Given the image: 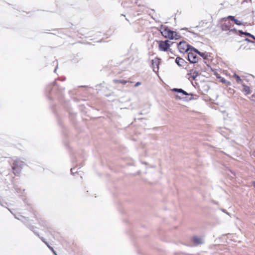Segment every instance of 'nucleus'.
I'll list each match as a JSON object with an SVG mask.
<instances>
[{"label": "nucleus", "instance_id": "f257e3e1", "mask_svg": "<svg viewBox=\"0 0 255 255\" xmlns=\"http://www.w3.org/2000/svg\"><path fill=\"white\" fill-rule=\"evenodd\" d=\"M160 30L162 35L165 38L172 40H178L180 38L179 34L175 31L171 30L165 26H161Z\"/></svg>", "mask_w": 255, "mask_h": 255}, {"label": "nucleus", "instance_id": "f03ea898", "mask_svg": "<svg viewBox=\"0 0 255 255\" xmlns=\"http://www.w3.org/2000/svg\"><path fill=\"white\" fill-rule=\"evenodd\" d=\"M172 91L175 92L174 97L176 100L187 101L192 99V98L188 99L186 96L191 94L187 93L182 89L173 88L172 89Z\"/></svg>", "mask_w": 255, "mask_h": 255}, {"label": "nucleus", "instance_id": "7ed1b4c3", "mask_svg": "<svg viewBox=\"0 0 255 255\" xmlns=\"http://www.w3.org/2000/svg\"><path fill=\"white\" fill-rule=\"evenodd\" d=\"M148 166L149 165L147 163L141 161L135 164L133 169L136 174H139L144 172Z\"/></svg>", "mask_w": 255, "mask_h": 255}, {"label": "nucleus", "instance_id": "20e7f679", "mask_svg": "<svg viewBox=\"0 0 255 255\" xmlns=\"http://www.w3.org/2000/svg\"><path fill=\"white\" fill-rule=\"evenodd\" d=\"M23 162L19 159L14 160L13 165L12 166V169L14 171V173L15 175L19 173V171L20 169L22 168V166L23 165Z\"/></svg>", "mask_w": 255, "mask_h": 255}, {"label": "nucleus", "instance_id": "39448f33", "mask_svg": "<svg viewBox=\"0 0 255 255\" xmlns=\"http://www.w3.org/2000/svg\"><path fill=\"white\" fill-rule=\"evenodd\" d=\"M158 47L160 51H167L170 46L169 44V41L168 40L165 41H158Z\"/></svg>", "mask_w": 255, "mask_h": 255}, {"label": "nucleus", "instance_id": "423d86ee", "mask_svg": "<svg viewBox=\"0 0 255 255\" xmlns=\"http://www.w3.org/2000/svg\"><path fill=\"white\" fill-rule=\"evenodd\" d=\"M178 48L180 52L183 53L191 49L189 46L184 41L180 42L178 45Z\"/></svg>", "mask_w": 255, "mask_h": 255}, {"label": "nucleus", "instance_id": "0eeeda50", "mask_svg": "<svg viewBox=\"0 0 255 255\" xmlns=\"http://www.w3.org/2000/svg\"><path fill=\"white\" fill-rule=\"evenodd\" d=\"M197 53L194 51H191L188 53V57L189 61L193 63H196L198 61V58L197 56Z\"/></svg>", "mask_w": 255, "mask_h": 255}, {"label": "nucleus", "instance_id": "6e6552de", "mask_svg": "<svg viewBox=\"0 0 255 255\" xmlns=\"http://www.w3.org/2000/svg\"><path fill=\"white\" fill-rule=\"evenodd\" d=\"M192 241L194 245H199L204 243V240L202 237L194 236L192 238Z\"/></svg>", "mask_w": 255, "mask_h": 255}, {"label": "nucleus", "instance_id": "1a4fd4ad", "mask_svg": "<svg viewBox=\"0 0 255 255\" xmlns=\"http://www.w3.org/2000/svg\"><path fill=\"white\" fill-rule=\"evenodd\" d=\"M159 63V59L157 58H155L152 60V65L153 66V70L155 72H156V71H158V70Z\"/></svg>", "mask_w": 255, "mask_h": 255}, {"label": "nucleus", "instance_id": "9d476101", "mask_svg": "<svg viewBox=\"0 0 255 255\" xmlns=\"http://www.w3.org/2000/svg\"><path fill=\"white\" fill-rule=\"evenodd\" d=\"M244 91L245 92L246 95H249L251 93V90L249 86L245 85H243Z\"/></svg>", "mask_w": 255, "mask_h": 255}, {"label": "nucleus", "instance_id": "9b49d317", "mask_svg": "<svg viewBox=\"0 0 255 255\" xmlns=\"http://www.w3.org/2000/svg\"><path fill=\"white\" fill-rule=\"evenodd\" d=\"M175 62L179 66H182L184 63V60L181 58L177 57L175 60Z\"/></svg>", "mask_w": 255, "mask_h": 255}, {"label": "nucleus", "instance_id": "f8f14e48", "mask_svg": "<svg viewBox=\"0 0 255 255\" xmlns=\"http://www.w3.org/2000/svg\"><path fill=\"white\" fill-rule=\"evenodd\" d=\"M233 77L236 79V81L239 83H242L243 82V80L241 79V78L237 75V74H235L233 75Z\"/></svg>", "mask_w": 255, "mask_h": 255}, {"label": "nucleus", "instance_id": "ddd939ff", "mask_svg": "<svg viewBox=\"0 0 255 255\" xmlns=\"http://www.w3.org/2000/svg\"><path fill=\"white\" fill-rule=\"evenodd\" d=\"M191 50H193V51H194L195 53H196L197 54H198L199 55H200L202 57H204V55H205V54L204 53H201L200 52H199L197 49H196L194 48H191Z\"/></svg>", "mask_w": 255, "mask_h": 255}, {"label": "nucleus", "instance_id": "4468645a", "mask_svg": "<svg viewBox=\"0 0 255 255\" xmlns=\"http://www.w3.org/2000/svg\"><path fill=\"white\" fill-rule=\"evenodd\" d=\"M235 22V23L238 25H242V23L239 20L237 19H235V20L234 21Z\"/></svg>", "mask_w": 255, "mask_h": 255}, {"label": "nucleus", "instance_id": "2eb2a0df", "mask_svg": "<svg viewBox=\"0 0 255 255\" xmlns=\"http://www.w3.org/2000/svg\"><path fill=\"white\" fill-rule=\"evenodd\" d=\"M221 81L223 83H226L228 85H231L230 82H227L226 81L224 78H222L221 80Z\"/></svg>", "mask_w": 255, "mask_h": 255}, {"label": "nucleus", "instance_id": "dca6fc26", "mask_svg": "<svg viewBox=\"0 0 255 255\" xmlns=\"http://www.w3.org/2000/svg\"><path fill=\"white\" fill-rule=\"evenodd\" d=\"M240 32L241 33L244 34H245L246 35H248V36H251V34L250 33H248V32H243L242 31H240Z\"/></svg>", "mask_w": 255, "mask_h": 255}, {"label": "nucleus", "instance_id": "f3484780", "mask_svg": "<svg viewBox=\"0 0 255 255\" xmlns=\"http://www.w3.org/2000/svg\"><path fill=\"white\" fill-rule=\"evenodd\" d=\"M228 18L231 19L232 20L234 21L236 18L233 16H229L227 17Z\"/></svg>", "mask_w": 255, "mask_h": 255}, {"label": "nucleus", "instance_id": "a211bd4d", "mask_svg": "<svg viewBox=\"0 0 255 255\" xmlns=\"http://www.w3.org/2000/svg\"><path fill=\"white\" fill-rule=\"evenodd\" d=\"M51 249L55 255H57L52 248H51Z\"/></svg>", "mask_w": 255, "mask_h": 255}, {"label": "nucleus", "instance_id": "6ab92c4d", "mask_svg": "<svg viewBox=\"0 0 255 255\" xmlns=\"http://www.w3.org/2000/svg\"><path fill=\"white\" fill-rule=\"evenodd\" d=\"M251 36V37H252V38H253L254 39H255V37H254V35H252V34H251V36Z\"/></svg>", "mask_w": 255, "mask_h": 255}, {"label": "nucleus", "instance_id": "aec40b11", "mask_svg": "<svg viewBox=\"0 0 255 255\" xmlns=\"http://www.w3.org/2000/svg\"><path fill=\"white\" fill-rule=\"evenodd\" d=\"M246 41H248V42H250V40H249V39H246Z\"/></svg>", "mask_w": 255, "mask_h": 255}, {"label": "nucleus", "instance_id": "412c9836", "mask_svg": "<svg viewBox=\"0 0 255 255\" xmlns=\"http://www.w3.org/2000/svg\"><path fill=\"white\" fill-rule=\"evenodd\" d=\"M139 85V83H137L136 84V86Z\"/></svg>", "mask_w": 255, "mask_h": 255}, {"label": "nucleus", "instance_id": "4be33fe9", "mask_svg": "<svg viewBox=\"0 0 255 255\" xmlns=\"http://www.w3.org/2000/svg\"><path fill=\"white\" fill-rule=\"evenodd\" d=\"M44 242L45 243V244L47 245V242H45V241H44Z\"/></svg>", "mask_w": 255, "mask_h": 255}, {"label": "nucleus", "instance_id": "5701e85b", "mask_svg": "<svg viewBox=\"0 0 255 255\" xmlns=\"http://www.w3.org/2000/svg\"><path fill=\"white\" fill-rule=\"evenodd\" d=\"M254 186H255V184H254Z\"/></svg>", "mask_w": 255, "mask_h": 255}]
</instances>
